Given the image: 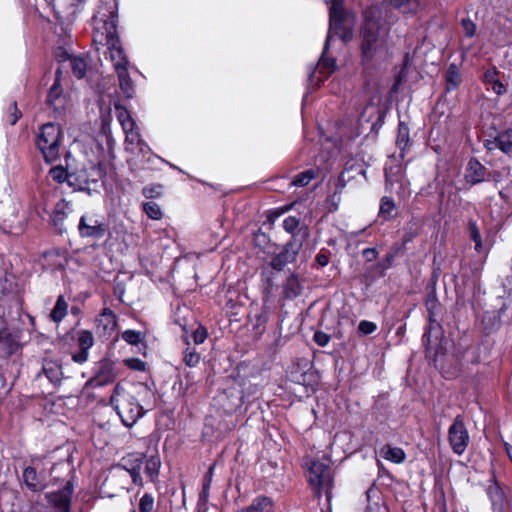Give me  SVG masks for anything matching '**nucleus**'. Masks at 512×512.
Instances as JSON below:
<instances>
[{
    "mask_svg": "<svg viewBox=\"0 0 512 512\" xmlns=\"http://www.w3.org/2000/svg\"><path fill=\"white\" fill-rule=\"evenodd\" d=\"M95 23L94 42L107 46L110 60L115 71L119 65L129 66V61L117 34L118 3L117 0H100L97 12L93 17Z\"/></svg>",
    "mask_w": 512,
    "mask_h": 512,
    "instance_id": "f257e3e1",
    "label": "nucleus"
},
{
    "mask_svg": "<svg viewBox=\"0 0 512 512\" xmlns=\"http://www.w3.org/2000/svg\"><path fill=\"white\" fill-rule=\"evenodd\" d=\"M153 397V392L144 384H138L133 391H127L118 383L114 387L110 403L122 423L126 427H132L145 414L144 405L140 402L148 405L147 400Z\"/></svg>",
    "mask_w": 512,
    "mask_h": 512,
    "instance_id": "f03ea898",
    "label": "nucleus"
},
{
    "mask_svg": "<svg viewBox=\"0 0 512 512\" xmlns=\"http://www.w3.org/2000/svg\"><path fill=\"white\" fill-rule=\"evenodd\" d=\"M329 4V30L325 41V48L322 52V71L330 73L335 68V60L325 56V52L334 36L339 37L343 42H348L353 37L355 24L354 15L344 7V0H331Z\"/></svg>",
    "mask_w": 512,
    "mask_h": 512,
    "instance_id": "7ed1b4c3",
    "label": "nucleus"
},
{
    "mask_svg": "<svg viewBox=\"0 0 512 512\" xmlns=\"http://www.w3.org/2000/svg\"><path fill=\"white\" fill-rule=\"evenodd\" d=\"M63 131L57 123L43 124L36 137V145L47 163L55 162L60 156Z\"/></svg>",
    "mask_w": 512,
    "mask_h": 512,
    "instance_id": "20e7f679",
    "label": "nucleus"
},
{
    "mask_svg": "<svg viewBox=\"0 0 512 512\" xmlns=\"http://www.w3.org/2000/svg\"><path fill=\"white\" fill-rule=\"evenodd\" d=\"M382 46L383 40L380 34L379 18L372 9L366 10L362 27L361 49L363 57L370 60Z\"/></svg>",
    "mask_w": 512,
    "mask_h": 512,
    "instance_id": "39448f33",
    "label": "nucleus"
},
{
    "mask_svg": "<svg viewBox=\"0 0 512 512\" xmlns=\"http://www.w3.org/2000/svg\"><path fill=\"white\" fill-rule=\"evenodd\" d=\"M77 230L81 238L94 241H99L110 234L109 225L95 212L84 213L79 219Z\"/></svg>",
    "mask_w": 512,
    "mask_h": 512,
    "instance_id": "423d86ee",
    "label": "nucleus"
},
{
    "mask_svg": "<svg viewBox=\"0 0 512 512\" xmlns=\"http://www.w3.org/2000/svg\"><path fill=\"white\" fill-rule=\"evenodd\" d=\"M304 476L316 497L320 496V457L318 450L313 447L302 458Z\"/></svg>",
    "mask_w": 512,
    "mask_h": 512,
    "instance_id": "0eeeda50",
    "label": "nucleus"
},
{
    "mask_svg": "<svg viewBox=\"0 0 512 512\" xmlns=\"http://www.w3.org/2000/svg\"><path fill=\"white\" fill-rule=\"evenodd\" d=\"M131 156L128 163L137 168H151L155 160L167 163L171 168L183 172L179 167L154 154L146 142L141 143L134 151H127Z\"/></svg>",
    "mask_w": 512,
    "mask_h": 512,
    "instance_id": "6e6552de",
    "label": "nucleus"
},
{
    "mask_svg": "<svg viewBox=\"0 0 512 512\" xmlns=\"http://www.w3.org/2000/svg\"><path fill=\"white\" fill-rule=\"evenodd\" d=\"M448 440L455 454L462 455L465 452L470 438L460 415L456 416L448 429Z\"/></svg>",
    "mask_w": 512,
    "mask_h": 512,
    "instance_id": "1a4fd4ad",
    "label": "nucleus"
},
{
    "mask_svg": "<svg viewBox=\"0 0 512 512\" xmlns=\"http://www.w3.org/2000/svg\"><path fill=\"white\" fill-rule=\"evenodd\" d=\"M116 377L115 363L105 358L98 362L96 373L87 384L92 388H98L112 383Z\"/></svg>",
    "mask_w": 512,
    "mask_h": 512,
    "instance_id": "9d476101",
    "label": "nucleus"
},
{
    "mask_svg": "<svg viewBox=\"0 0 512 512\" xmlns=\"http://www.w3.org/2000/svg\"><path fill=\"white\" fill-rule=\"evenodd\" d=\"M143 463L144 456L142 454L132 453L122 458L119 466L129 473L135 485L142 486L143 480L141 477V470Z\"/></svg>",
    "mask_w": 512,
    "mask_h": 512,
    "instance_id": "9b49d317",
    "label": "nucleus"
},
{
    "mask_svg": "<svg viewBox=\"0 0 512 512\" xmlns=\"http://www.w3.org/2000/svg\"><path fill=\"white\" fill-rule=\"evenodd\" d=\"M61 74V69L58 68L55 75V81L50 87L47 96V104L55 113H62L66 105V98L63 95V89L60 85Z\"/></svg>",
    "mask_w": 512,
    "mask_h": 512,
    "instance_id": "f8f14e48",
    "label": "nucleus"
},
{
    "mask_svg": "<svg viewBox=\"0 0 512 512\" xmlns=\"http://www.w3.org/2000/svg\"><path fill=\"white\" fill-rule=\"evenodd\" d=\"M79 350L72 354L75 363L83 364L88 360L89 350L94 345V336L89 330H80L77 333Z\"/></svg>",
    "mask_w": 512,
    "mask_h": 512,
    "instance_id": "ddd939ff",
    "label": "nucleus"
},
{
    "mask_svg": "<svg viewBox=\"0 0 512 512\" xmlns=\"http://www.w3.org/2000/svg\"><path fill=\"white\" fill-rule=\"evenodd\" d=\"M487 494L491 500L493 512H507L510 509V500L505 491L496 482L487 488Z\"/></svg>",
    "mask_w": 512,
    "mask_h": 512,
    "instance_id": "4468645a",
    "label": "nucleus"
},
{
    "mask_svg": "<svg viewBox=\"0 0 512 512\" xmlns=\"http://www.w3.org/2000/svg\"><path fill=\"white\" fill-rule=\"evenodd\" d=\"M465 180L470 185H477L487 178V168L476 158H471L465 170Z\"/></svg>",
    "mask_w": 512,
    "mask_h": 512,
    "instance_id": "2eb2a0df",
    "label": "nucleus"
},
{
    "mask_svg": "<svg viewBox=\"0 0 512 512\" xmlns=\"http://www.w3.org/2000/svg\"><path fill=\"white\" fill-rule=\"evenodd\" d=\"M485 147L488 150L499 149L503 153L512 154V129H507L499 132L493 139L485 141Z\"/></svg>",
    "mask_w": 512,
    "mask_h": 512,
    "instance_id": "dca6fc26",
    "label": "nucleus"
},
{
    "mask_svg": "<svg viewBox=\"0 0 512 512\" xmlns=\"http://www.w3.org/2000/svg\"><path fill=\"white\" fill-rule=\"evenodd\" d=\"M96 325L101 335L110 336L117 326L116 315L110 308H104L96 318Z\"/></svg>",
    "mask_w": 512,
    "mask_h": 512,
    "instance_id": "f3484780",
    "label": "nucleus"
},
{
    "mask_svg": "<svg viewBox=\"0 0 512 512\" xmlns=\"http://www.w3.org/2000/svg\"><path fill=\"white\" fill-rule=\"evenodd\" d=\"M275 503L272 498L259 495L255 497L250 505L238 509L236 512H274Z\"/></svg>",
    "mask_w": 512,
    "mask_h": 512,
    "instance_id": "a211bd4d",
    "label": "nucleus"
},
{
    "mask_svg": "<svg viewBox=\"0 0 512 512\" xmlns=\"http://www.w3.org/2000/svg\"><path fill=\"white\" fill-rule=\"evenodd\" d=\"M18 348L16 336L8 329H0V357H9Z\"/></svg>",
    "mask_w": 512,
    "mask_h": 512,
    "instance_id": "6ab92c4d",
    "label": "nucleus"
},
{
    "mask_svg": "<svg viewBox=\"0 0 512 512\" xmlns=\"http://www.w3.org/2000/svg\"><path fill=\"white\" fill-rule=\"evenodd\" d=\"M297 255V251L293 244H287L281 252L276 254L272 261L271 265L276 270L283 269L288 263H291L295 260Z\"/></svg>",
    "mask_w": 512,
    "mask_h": 512,
    "instance_id": "aec40b11",
    "label": "nucleus"
},
{
    "mask_svg": "<svg viewBox=\"0 0 512 512\" xmlns=\"http://www.w3.org/2000/svg\"><path fill=\"white\" fill-rule=\"evenodd\" d=\"M72 492V486L67 484L62 490L51 493L49 501L61 511H68Z\"/></svg>",
    "mask_w": 512,
    "mask_h": 512,
    "instance_id": "412c9836",
    "label": "nucleus"
},
{
    "mask_svg": "<svg viewBox=\"0 0 512 512\" xmlns=\"http://www.w3.org/2000/svg\"><path fill=\"white\" fill-rule=\"evenodd\" d=\"M320 65V58H318L314 67L308 68V79H307V91L302 100V115L304 116V110L309 103V95L318 87L320 83V77L316 75V70Z\"/></svg>",
    "mask_w": 512,
    "mask_h": 512,
    "instance_id": "4be33fe9",
    "label": "nucleus"
},
{
    "mask_svg": "<svg viewBox=\"0 0 512 512\" xmlns=\"http://www.w3.org/2000/svg\"><path fill=\"white\" fill-rule=\"evenodd\" d=\"M117 76L121 91L127 98H132L135 93L134 83L128 73V68L123 66L117 67Z\"/></svg>",
    "mask_w": 512,
    "mask_h": 512,
    "instance_id": "5701e85b",
    "label": "nucleus"
},
{
    "mask_svg": "<svg viewBox=\"0 0 512 512\" xmlns=\"http://www.w3.org/2000/svg\"><path fill=\"white\" fill-rule=\"evenodd\" d=\"M386 184L393 187L395 184H400L403 187L404 170L399 164H393L385 168Z\"/></svg>",
    "mask_w": 512,
    "mask_h": 512,
    "instance_id": "b1692460",
    "label": "nucleus"
},
{
    "mask_svg": "<svg viewBox=\"0 0 512 512\" xmlns=\"http://www.w3.org/2000/svg\"><path fill=\"white\" fill-rule=\"evenodd\" d=\"M58 57L60 58L59 61H65L66 59L70 60L73 74L77 78L81 79L85 76L87 63L84 60V58L79 56H69L66 52H63L61 55H58Z\"/></svg>",
    "mask_w": 512,
    "mask_h": 512,
    "instance_id": "393cba45",
    "label": "nucleus"
},
{
    "mask_svg": "<svg viewBox=\"0 0 512 512\" xmlns=\"http://www.w3.org/2000/svg\"><path fill=\"white\" fill-rule=\"evenodd\" d=\"M428 321L429 325L422 340L426 345H431L432 338H434L435 341H438L441 338L443 331L437 317H428Z\"/></svg>",
    "mask_w": 512,
    "mask_h": 512,
    "instance_id": "a878e982",
    "label": "nucleus"
},
{
    "mask_svg": "<svg viewBox=\"0 0 512 512\" xmlns=\"http://www.w3.org/2000/svg\"><path fill=\"white\" fill-rule=\"evenodd\" d=\"M23 482L26 487L33 492L40 491L44 488V485L38 478L35 468L30 466L26 467L23 471Z\"/></svg>",
    "mask_w": 512,
    "mask_h": 512,
    "instance_id": "bb28decb",
    "label": "nucleus"
},
{
    "mask_svg": "<svg viewBox=\"0 0 512 512\" xmlns=\"http://www.w3.org/2000/svg\"><path fill=\"white\" fill-rule=\"evenodd\" d=\"M301 291V283L295 275L289 276L283 284V295L288 300H292L299 296Z\"/></svg>",
    "mask_w": 512,
    "mask_h": 512,
    "instance_id": "cd10ccee",
    "label": "nucleus"
},
{
    "mask_svg": "<svg viewBox=\"0 0 512 512\" xmlns=\"http://www.w3.org/2000/svg\"><path fill=\"white\" fill-rule=\"evenodd\" d=\"M322 490L325 491L327 501V510H331V501L333 498L334 478L330 469L322 468Z\"/></svg>",
    "mask_w": 512,
    "mask_h": 512,
    "instance_id": "c85d7f7f",
    "label": "nucleus"
},
{
    "mask_svg": "<svg viewBox=\"0 0 512 512\" xmlns=\"http://www.w3.org/2000/svg\"><path fill=\"white\" fill-rule=\"evenodd\" d=\"M42 371L51 383L58 384L61 382L63 373L61 365L57 362H44Z\"/></svg>",
    "mask_w": 512,
    "mask_h": 512,
    "instance_id": "c756f323",
    "label": "nucleus"
},
{
    "mask_svg": "<svg viewBox=\"0 0 512 512\" xmlns=\"http://www.w3.org/2000/svg\"><path fill=\"white\" fill-rule=\"evenodd\" d=\"M409 144V128L403 121H400L397 130L396 145L400 150V157L402 159L404 158L405 150L409 146Z\"/></svg>",
    "mask_w": 512,
    "mask_h": 512,
    "instance_id": "7c9ffc66",
    "label": "nucleus"
},
{
    "mask_svg": "<svg viewBox=\"0 0 512 512\" xmlns=\"http://www.w3.org/2000/svg\"><path fill=\"white\" fill-rule=\"evenodd\" d=\"M380 455L388 460V461H391L393 463H402L405 458H406V455H405V452L403 451V449L399 448V447H392L390 445H384L381 449H380Z\"/></svg>",
    "mask_w": 512,
    "mask_h": 512,
    "instance_id": "2f4dec72",
    "label": "nucleus"
},
{
    "mask_svg": "<svg viewBox=\"0 0 512 512\" xmlns=\"http://www.w3.org/2000/svg\"><path fill=\"white\" fill-rule=\"evenodd\" d=\"M68 313V303L66 302L64 296H58L56 303L50 313V319L54 323H60Z\"/></svg>",
    "mask_w": 512,
    "mask_h": 512,
    "instance_id": "473e14b6",
    "label": "nucleus"
},
{
    "mask_svg": "<svg viewBox=\"0 0 512 512\" xmlns=\"http://www.w3.org/2000/svg\"><path fill=\"white\" fill-rule=\"evenodd\" d=\"M445 79L447 91H452L458 88L461 83V75L456 64L452 63L449 65L446 71Z\"/></svg>",
    "mask_w": 512,
    "mask_h": 512,
    "instance_id": "72a5a7b5",
    "label": "nucleus"
},
{
    "mask_svg": "<svg viewBox=\"0 0 512 512\" xmlns=\"http://www.w3.org/2000/svg\"><path fill=\"white\" fill-rule=\"evenodd\" d=\"M115 112L124 132L137 127L135 121L131 118L130 113L125 107L117 104L115 105Z\"/></svg>",
    "mask_w": 512,
    "mask_h": 512,
    "instance_id": "f704fd0d",
    "label": "nucleus"
},
{
    "mask_svg": "<svg viewBox=\"0 0 512 512\" xmlns=\"http://www.w3.org/2000/svg\"><path fill=\"white\" fill-rule=\"evenodd\" d=\"M396 215V205L392 198L384 196L380 201L379 217L390 220Z\"/></svg>",
    "mask_w": 512,
    "mask_h": 512,
    "instance_id": "c9c22d12",
    "label": "nucleus"
},
{
    "mask_svg": "<svg viewBox=\"0 0 512 512\" xmlns=\"http://www.w3.org/2000/svg\"><path fill=\"white\" fill-rule=\"evenodd\" d=\"M125 150L134 151L138 145L145 142L140 135L139 128L135 127L128 131H125Z\"/></svg>",
    "mask_w": 512,
    "mask_h": 512,
    "instance_id": "e433bc0d",
    "label": "nucleus"
},
{
    "mask_svg": "<svg viewBox=\"0 0 512 512\" xmlns=\"http://www.w3.org/2000/svg\"><path fill=\"white\" fill-rule=\"evenodd\" d=\"M145 465V473L150 478L151 481H154L159 474V469L161 466V462L158 456H151L147 459L144 458Z\"/></svg>",
    "mask_w": 512,
    "mask_h": 512,
    "instance_id": "4c0bfd02",
    "label": "nucleus"
},
{
    "mask_svg": "<svg viewBox=\"0 0 512 512\" xmlns=\"http://www.w3.org/2000/svg\"><path fill=\"white\" fill-rule=\"evenodd\" d=\"M215 465H211L204 476L202 491L199 494V502L206 504L209 498V491L212 484Z\"/></svg>",
    "mask_w": 512,
    "mask_h": 512,
    "instance_id": "58836bf2",
    "label": "nucleus"
},
{
    "mask_svg": "<svg viewBox=\"0 0 512 512\" xmlns=\"http://www.w3.org/2000/svg\"><path fill=\"white\" fill-rule=\"evenodd\" d=\"M324 150L327 152V160L336 158L340 152L338 142L330 138L325 139V141L322 140V153ZM323 158L324 155L322 154V159Z\"/></svg>",
    "mask_w": 512,
    "mask_h": 512,
    "instance_id": "ea45409f",
    "label": "nucleus"
},
{
    "mask_svg": "<svg viewBox=\"0 0 512 512\" xmlns=\"http://www.w3.org/2000/svg\"><path fill=\"white\" fill-rule=\"evenodd\" d=\"M426 309L428 311V317H437L441 311V304L435 295H429L425 302Z\"/></svg>",
    "mask_w": 512,
    "mask_h": 512,
    "instance_id": "a19ab883",
    "label": "nucleus"
},
{
    "mask_svg": "<svg viewBox=\"0 0 512 512\" xmlns=\"http://www.w3.org/2000/svg\"><path fill=\"white\" fill-rule=\"evenodd\" d=\"M468 230L471 239L475 242V249L480 251L482 248L481 234L478 229L477 223L474 220H469L468 222Z\"/></svg>",
    "mask_w": 512,
    "mask_h": 512,
    "instance_id": "79ce46f5",
    "label": "nucleus"
},
{
    "mask_svg": "<svg viewBox=\"0 0 512 512\" xmlns=\"http://www.w3.org/2000/svg\"><path fill=\"white\" fill-rule=\"evenodd\" d=\"M315 178V171L313 169L306 170L304 172H301L298 174L294 180L292 181V184L294 186H306L310 183V181Z\"/></svg>",
    "mask_w": 512,
    "mask_h": 512,
    "instance_id": "37998d69",
    "label": "nucleus"
},
{
    "mask_svg": "<svg viewBox=\"0 0 512 512\" xmlns=\"http://www.w3.org/2000/svg\"><path fill=\"white\" fill-rule=\"evenodd\" d=\"M391 5L402 8L403 12H412L418 8L419 3L417 0H391Z\"/></svg>",
    "mask_w": 512,
    "mask_h": 512,
    "instance_id": "c03bdc74",
    "label": "nucleus"
},
{
    "mask_svg": "<svg viewBox=\"0 0 512 512\" xmlns=\"http://www.w3.org/2000/svg\"><path fill=\"white\" fill-rule=\"evenodd\" d=\"M143 209L147 216L153 220H158L162 217L160 206L155 202L144 203Z\"/></svg>",
    "mask_w": 512,
    "mask_h": 512,
    "instance_id": "a18cd8bd",
    "label": "nucleus"
},
{
    "mask_svg": "<svg viewBox=\"0 0 512 512\" xmlns=\"http://www.w3.org/2000/svg\"><path fill=\"white\" fill-rule=\"evenodd\" d=\"M183 361L188 367H195L200 362V355L194 348L188 347L184 352Z\"/></svg>",
    "mask_w": 512,
    "mask_h": 512,
    "instance_id": "49530a36",
    "label": "nucleus"
},
{
    "mask_svg": "<svg viewBox=\"0 0 512 512\" xmlns=\"http://www.w3.org/2000/svg\"><path fill=\"white\" fill-rule=\"evenodd\" d=\"M122 339L131 345H137L142 340V333L135 330H125L122 333Z\"/></svg>",
    "mask_w": 512,
    "mask_h": 512,
    "instance_id": "de8ad7c7",
    "label": "nucleus"
},
{
    "mask_svg": "<svg viewBox=\"0 0 512 512\" xmlns=\"http://www.w3.org/2000/svg\"><path fill=\"white\" fill-rule=\"evenodd\" d=\"M49 175L57 183H63L68 177L67 170L62 166H55L51 168L49 171Z\"/></svg>",
    "mask_w": 512,
    "mask_h": 512,
    "instance_id": "09e8293b",
    "label": "nucleus"
},
{
    "mask_svg": "<svg viewBox=\"0 0 512 512\" xmlns=\"http://www.w3.org/2000/svg\"><path fill=\"white\" fill-rule=\"evenodd\" d=\"M154 507V498L150 494H144L139 502L140 512H152Z\"/></svg>",
    "mask_w": 512,
    "mask_h": 512,
    "instance_id": "8fccbe9b",
    "label": "nucleus"
},
{
    "mask_svg": "<svg viewBox=\"0 0 512 512\" xmlns=\"http://www.w3.org/2000/svg\"><path fill=\"white\" fill-rule=\"evenodd\" d=\"M125 365L135 371H144L146 363L138 358H128L124 360Z\"/></svg>",
    "mask_w": 512,
    "mask_h": 512,
    "instance_id": "3c124183",
    "label": "nucleus"
},
{
    "mask_svg": "<svg viewBox=\"0 0 512 512\" xmlns=\"http://www.w3.org/2000/svg\"><path fill=\"white\" fill-rule=\"evenodd\" d=\"M461 26H462L463 31L467 37H473L475 35L476 25L471 19H469V18L462 19Z\"/></svg>",
    "mask_w": 512,
    "mask_h": 512,
    "instance_id": "603ef678",
    "label": "nucleus"
},
{
    "mask_svg": "<svg viewBox=\"0 0 512 512\" xmlns=\"http://www.w3.org/2000/svg\"><path fill=\"white\" fill-rule=\"evenodd\" d=\"M376 329V324L367 320H362L358 325V330L363 335L372 334Z\"/></svg>",
    "mask_w": 512,
    "mask_h": 512,
    "instance_id": "864d4df0",
    "label": "nucleus"
},
{
    "mask_svg": "<svg viewBox=\"0 0 512 512\" xmlns=\"http://www.w3.org/2000/svg\"><path fill=\"white\" fill-rule=\"evenodd\" d=\"M340 199H341L340 195L336 191L333 193V195L331 197H329L326 200V207H327L328 212H334L338 209V204L340 202Z\"/></svg>",
    "mask_w": 512,
    "mask_h": 512,
    "instance_id": "5fc2aeb1",
    "label": "nucleus"
},
{
    "mask_svg": "<svg viewBox=\"0 0 512 512\" xmlns=\"http://www.w3.org/2000/svg\"><path fill=\"white\" fill-rule=\"evenodd\" d=\"M299 225V221L296 217L289 216L283 221V228L289 233H293Z\"/></svg>",
    "mask_w": 512,
    "mask_h": 512,
    "instance_id": "6e6d98bb",
    "label": "nucleus"
},
{
    "mask_svg": "<svg viewBox=\"0 0 512 512\" xmlns=\"http://www.w3.org/2000/svg\"><path fill=\"white\" fill-rule=\"evenodd\" d=\"M349 171H355L357 174H362V175H364V173H365V171L362 168V165L356 163L355 161H348L345 164V168H344V171L342 173V177H344V175L346 173H348Z\"/></svg>",
    "mask_w": 512,
    "mask_h": 512,
    "instance_id": "4d7b16f0",
    "label": "nucleus"
},
{
    "mask_svg": "<svg viewBox=\"0 0 512 512\" xmlns=\"http://www.w3.org/2000/svg\"><path fill=\"white\" fill-rule=\"evenodd\" d=\"M498 79V70L492 67L484 72V81L486 84L491 85Z\"/></svg>",
    "mask_w": 512,
    "mask_h": 512,
    "instance_id": "13d9d810",
    "label": "nucleus"
},
{
    "mask_svg": "<svg viewBox=\"0 0 512 512\" xmlns=\"http://www.w3.org/2000/svg\"><path fill=\"white\" fill-rule=\"evenodd\" d=\"M490 88L492 89V91L497 94L498 96H501L503 94H505L507 92V89H506V86L499 80L497 79L496 81H494L491 85H490Z\"/></svg>",
    "mask_w": 512,
    "mask_h": 512,
    "instance_id": "bf43d9fd",
    "label": "nucleus"
},
{
    "mask_svg": "<svg viewBox=\"0 0 512 512\" xmlns=\"http://www.w3.org/2000/svg\"><path fill=\"white\" fill-rule=\"evenodd\" d=\"M206 338H207V332L203 328H198L193 333V340H194L195 344H202Z\"/></svg>",
    "mask_w": 512,
    "mask_h": 512,
    "instance_id": "052dcab7",
    "label": "nucleus"
},
{
    "mask_svg": "<svg viewBox=\"0 0 512 512\" xmlns=\"http://www.w3.org/2000/svg\"><path fill=\"white\" fill-rule=\"evenodd\" d=\"M10 109L13 110V112L11 113L8 121L11 125H15L18 119L21 117V112L17 109L16 102L11 104Z\"/></svg>",
    "mask_w": 512,
    "mask_h": 512,
    "instance_id": "680f3d73",
    "label": "nucleus"
},
{
    "mask_svg": "<svg viewBox=\"0 0 512 512\" xmlns=\"http://www.w3.org/2000/svg\"><path fill=\"white\" fill-rule=\"evenodd\" d=\"M377 251L375 248H366L363 250V256L367 261H373L377 258Z\"/></svg>",
    "mask_w": 512,
    "mask_h": 512,
    "instance_id": "e2e57ef3",
    "label": "nucleus"
},
{
    "mask_svg": "<svg viewBox=\"0 0 512 512\" xmlns=\"http://www.w3.org/2000/svg\"><path fill=\"white\" fill-rule=\"evenodd\" d=\"M501 180V173L499 171H488L487 178L485 181L499 182Z\"/></svg>",
    "mask_w": 512,
    "mask_h": 512,
    "instance_id": "0e129e2a",
    "label": "nucleus"
},
{
    "mask_svg": "<svg viewBox=\"0 0 512 512\" xmlns=\"http://www.w3.org/2000/svg\"><path fill=\"white\" fill-rule=\"evenodd\" d=\"M365 512H386V508L375 503L374 505L368 506Z\"/></svg>",
    "mask_w": 512,
    "mask_h": 512,
    "instance_id": "69168bd1",
    "label": "nucleus"
},
{
    "mask_svg": "<svg viewBox=\"0 0 512 512\" xmlns=\"http://www.w3.org/2000/svg\"><path fill=\"white\" fill-rule=\"evenodd\" d=\"M313 339H314L315 343L320 345V340H321L320 331H315V333L313 335Z\"/></svg>",
    "mask_w": 512,
    "mask_h": 512,
    "instance_id": "338daca9",
    "label": "nucleus"
},
{
    "mask_svg": "<svg viewBox=\"0 0 512 512\" xmlns=\"http://www.w3.org/2000/svg\"><path fill=\"white\" fill-rule=\"evenodd\" d=\"M329 339L330 337L327 334L322 333V347L328 343Z\"/></svg>",
    "mask_w": 512,
    "mask_h": 512,
    "instance_id": "774afa93",
    "label": "nucleus"
}]
</instances>
